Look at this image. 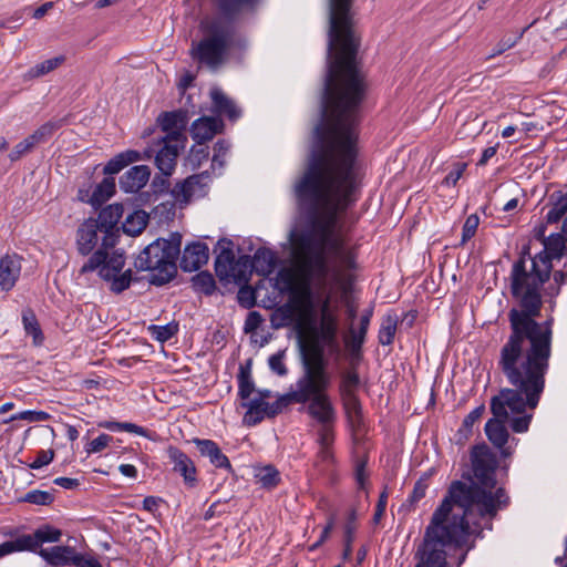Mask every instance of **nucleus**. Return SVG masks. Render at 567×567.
Returning <instances> with one entry per match:
<instances>
[{"instance_id": "1", "label": "nucleus", "mask_w": 567, "mask_h": 567, "mask_svg": "<svg viewBox=\"0 0 567 567\" xmlns=\"http://www.w3.org/2000/svg\"><path fill=\"white\" fill-rule=\"evenodd\" d=\"M471 458L474 478L450 485L415 550L414 567H460L483 529L482 520L489 522L507 506L504 488H496L495 454L483 444L473 449Z\"/></svg>"}, {"instance_id": "2", "label": "nucleus", "mask_w": 567, "mask_h": 567, "mask_svg": "<svg viewBox=\"0 0 567 567\" xmlns=\"http://www.w3.org/2000/svg\"><path fill=\"white\" fill-rule=\"evenodd\" d=\"M352 3V0H350ZM351 4H349V8ZM349 19L351 20L350 12ZM350 29L355 39V52L359 49L352 22ZM338 58V47H328V73L322 99V120L316 127L317 141L308 161L306 171L295 187H355L357 184V125L359 107L364 96L365 84L357 65L353 68L360 81L359 96L348 89L346 74L330 81L331 66Z\"/></svg>"}, {"instance_id": "3", "label": "nucleus", "mask_w": 567, "mask_h": 567, "mask_svg": "<svg viewBox=\"0 0 567 567\" xmlns=\"http://www.w3.org/2000/svg\"><path fill=\"white\" fill-rule=\"evenodd\" d=\"M551 264L545 254L520 257L513 264L511 289L519 309L508 313L511 334L499 350L501 355L549 363L551 329L549 322L535 321L542 309V287L549 279Z\"/></svg>"}, {"instance_id": "4", "label": "nucleus", "mask_w": 567, "mask_h": 567, "mask_svg": "<svg viewBox=\"0 0 567 567\" xmlns=\"http://www.w3.org/2000/svg\"><path fill=\"white\" fill-rule=\"evenodd\" d=\"M497 367L512 388H504L492 398L494 417L485 424V433L494 446L503 449L504 455H509L508 450L504 449L508 440L505 423L511 422V427L517 433L528 430L532 411L538 405L545 389L549 363L499 354Z\"/></svg>"}, {"instance_id": "5", "label": "nucleus", "mask_w": 567, "mask_h": 567, "mask_svg": "<svg viewBox=\"0 0 567 567\" xmlns=\"http://www.w3.org/2000/svg\"><path fill=\"white\" fill-rule=\"evenodd\" d=\"M349 4L350 0H330L329 48L338 47V58L331 66L330 81L333 82L340 74H346L347 87L358 97L360 81L353 68L357 43L350 29Z\"/></svg>"}, {"instance_id": "6", "label": "nucleus", "mask_w": 567, "mask_h": 567, "mask_svg": "<svg viewBox=\"0 0 567 567\" xmlns=\"http://www.w3.org/2000/svg\"><path fill=\"white\" fill-rule=\"evenodd\" d=\"M198 30L200 39L192 42L189 54L199 64L216 70L237 42L235 24L227 17H206L199 22Z\"/></svg>"}, {"instance_id": "7", "label": "nucleus", "mask_w": 567, "mask_h": 567, "mask_svg": "<svg viewBox=\"0 0 567 567\" xmlns=\"http://www.w3.org/2000/svg\"><path fill=\"white\" fill-rule=\"evenodd\" d=\"M116 236L104 235L101 246L90 256L80 269V274L97 271L105 281L111 282V290L120 293L127 289L132 281V270L126 269L125 255L115 248Z\"/></svg>"}, {"instance_id": "8", "label": "nucleus", "mask_w": 567, "mask_h": 567, "mask_svg": "<svg viewBox=\"0 0 567 567\" xmlns=\"http://www.w3.org/2000/svg\"><path fill=\"white\" fill-rule=\"evenodd\" d=\"M179 251V235H173L171 240L156 239L141 251L134 265L138 270L151 271V282L161 286L175 276Z\"/></svg>"}, {"instance_id": "9", "label": "nucleus", "mask_w": 567, "mask_h": 567, "mask_svg": "<svg viewBox=\"0 0 567 567\" xmlns=\"http://www.w3.org/2000/svg\"><path fill=\"white\" fill-rule=\"evenodd\" d=\"M315 388H303L301 384H296V393L293 399L296 403H307V413L318 424V433H322L323 439H327L328 432L334 431L337 421L336 408L328 394L331 381L320 384L315 383Z\"/></svg>"}, {"instance_id": "10", "label": "nucleus", "mask_w": 567, "mask_h": 567, "mask_svg": "<svg viewBox=\"0 0 567 567\" xmlns=\"http://www.w3.org/2000/svg\"><path fill=\"white\" fill-rule=\"evenodd\" d=\"M10 539L0 544V559L21 551H37L45 543H58L62 532L51 525H43L32 534H20L18 530L4 533Z\"/></svg>"}, {"instance_id": "11", "label": "nucleus", "mask_w": 567, "mask_h": 567, "mask_svg": "<svg viewBox=\"0 0 567 567\" xmlns=\"http://www.w3.org/2000/svg\"><path fill=\"white\" fill-rule=\"evenodd\" d=\"M303 372L296 384L303 388H315V383L326 384L331 381V375L326 369L323 350L317 341L302 344Z\"/></svg>"}, {"instance_id": "12", "label": "nucleus", "mask_w": 567, "mask_h": 567, "mask_svg": "<svg viewBox=\"0 0 567 567\" xmlns=\"http://www.w3.org/2000/svg\"><path fill=\"white\" fill-rule=\"evenodd\" d=\"M291 303L292 305H285L278 308L272 313L271 323L275 327H284L289 324L293 319L295 312H298L302 320L311 317L313 312V302L311 293L308 289L293 292Z\"/></svg>"}, {"instance_id": "13", "label": "nucleus", "mask_w": 567, "mask_h": 567, "mask_svg": "<svg viewBox=\"0 0 567 567\" xmlns=\"http://www.w3.org/2000/svg\"><path fill=\"white\" fill-rule=\"evenodd\" d=\"M186 142L157 140V152L155 155V165L165 176H171L175 169L179 151L185 147Z\"/></svg>"}, {"instance_id": "14", "label": "nucleus", "mask_w": 567, "mask_h": 567, "mask_svg": "<svg viewBox=\"0 0 567 567\" xmlns=\"http://www.w3.org/2000/svg\"><path fill=\"white\" fill-rule=\"evenodd\" d=\"M103 237L104 230L99 221L93 218L86 219L76 230L78 251L83 256L91 254L100 240L103 243Z\"/></svg>"}, {"instance_id": "15", "label": "nucleus", "mask_w": 567, "mask_h": 567, "mask_svg": "<svg viewBox=\"0 0 567 567\" xmlns=\"http://www.w3.org/2000/svg\"><path fill=\"white\" fill-rule=\"evenodd\" d=\"M59 125L54 122H48L41 125L31 135L19 142L9 154V158L14 162L21 158L24 154L31 152L38 144L47 142L53 133L58 130Z\"/></svg>"}, {"instance_id": "16", "label": "nucleus", "mask_w": 567, "mask_h": 567, "mask_svg": "<svg viewBox=\"0 0 567 567\" xmlns=\"http://www.w3.org/2000/svg\"><path fill=\"white\" fill-rule=\"evenodd\" d=\"M158 123L162 131L165 133L164 136L158 140H169L186 142L184 134L186 117L182 112H166L159 115Z\"/></svg>"}, {"instance_id": "17", "label": "nucleus", "mask_w": 567, "mask_h": 567, "mask_svg": "<svg viewBox=\"0 0 567 567\" xmlns=\"http://www.w3.org/2000/svg\"><path fill=\"white\" fill-rule=\"evenodd\" d=\"M21 274V257L17 254H7L0 258V287L11 290Z\"/></svg>"}, {"instance_id": "18", "label": "nucleus", "mask_w": 567, "mask_h": 567, "mask_svg": "<svg viewBox=\"0 0 567 567\" xmlns=\"http://www.w3.org/2000/svg\"><path fill=\"white\" fill-rule=\"evenodd\" d=\"M167 456L173 463V470L184 477V482L193 486L196 483V467L194 462L179 449L169 446Z\"/></svg>"}, {"instance_id": "19", "label": "nucleus", "mask_w": 567, "mask_h": 567, "mask_svg": "<svg viewBox=\"0 0 567 567\" xmlns=\"http://www.w3.org/2000/svg\"><path fill=\"white\" fill-rule=\"evenodd\" d=\"M208 247L205 244L187 245L181 259V267L184 271H196L208 261Z\"/></svg>"}, {"instance_id": "20", "label": "nucleus", "mask_w": 567, "mask_h": 567, "mask_svg": "<svg viewBox=\"0 0 567 567\" xmlns=\"http://www.w3.org/2000/svg\"><path fill=\"white\" fill-rule=\"evenodd\" d=\"M150 176L148 166H133L121 176L120 187L125 193H136L147 184Z\"/></svg>"}, {"instance_id": "21", "label": "nucleus", "mask_w": 567, "mask_h": 567, "mask_svg": "<svg viewBox=\"0 0 567 567\" xmlns=\"http://www.w3.org/2000/svg\"><path fill=\"white\" fill-rule=\"evenodd\" d=\"M221 128L223 122L219 118L203 116L192 124L190 134L197 144H204L219 133Z\"/></svg>"}, {"instance_id": "22", "label": "nucleus", "mask_w": 567, "mask_h": 567, "mask_svg": "<svg viewBox=\"0 0 567 567\" xmlns=\"http://www.w3.org/2000/svg\"><path fill=\"white\" fill-rule=\"evenodd\" d=\"M193 443L196 445L200 455L207 457L212 465L217 468L231 470L228 457L221 452L216 442L212 440L194 439Z\"/></svg>"}, {"instance_id": "23", "label": "nucleus", "mask_w": 567, "mask_h": 567, "mask_svg": "<svg viewBox=\"0 0 567 567\" xmlns=\"http://www.w3.org/2000/svg\"><path fill=\"white\" fill-rule=\"evenodd\" d=\"M114 193L115 181L113 177H106L94 187L91 195H89L87 192L84 194L83 190H80L79 198L80 200L86 202L91 206L97 208L107 202Z\"/></svg>"}, {"instance_id": "24", "label": "nucleus", "mask_w": 567, "mask_h": 567, "mask_svg": "<svg viewBox=\"0 0 567 567\" xmlns=\"http://www.w3.org/2000/svg\"><path fill=\"white\" fill-rule=\"evenodd\" d=\"M38 553L49 565L53 567L72 566L75 549L70 546H53L51 548H38Z\"/></svg>"}, {"instance_id": "25", "label": "nucleus", "mask_w": 567, "mask_h": 567, "mask_svg": "<svg viewBox=\"0 0 567 567\" xmlns=\"http://www.w3.org/2000/svg\"><path fill=\"white\" fill-rule=\"evenodd\" d=\"M202 175H192L182 183L175 185L172 194L176 202L187 203L192 197L204 194V184Z\"/></svg>"}, {"instance_id": "26", "label": "nucleus", "mask_w": 567, "mask_h": 567, "mask_svg": "<svg viewBox=\"0 0 567 567\" xmlns=\"http://www.w3.org/2000/svg\"><path fill=\"white\" fill-rule=\"evenodd\" d=\"M372 312V309L367 310L360 319L359 330H355L351 327L349 330V334L344 340L347 349L353 357L358 355L361 351V347L364 342L369 329Z\"/></svg>"}, {"instance_id": "27", "label": "nucleus", "mask_w": 567, "mask_h": 567, "mask_svg": "<svg viewBox=\"0 0 567 567\" xmlns=\"http://www.w3.org/2000/svg\"><path fill=\"white\" fill-rule=\"evenodd\" d=\"M124 213V207L122 204H111L103 208L96 221H99L100 227L104 230V235L115 236L113 233V228L118 224Z\"/></svg>"}, {"instance_id": "28", "label": "nucleus", "mask_w": 567, "mask_h": 567, "mask_svg": "<svg viewBox=\"0 0 567 567\" xmlns=\"http://www.w3.org/2000/svg\"><path fill=\"white\" fill-rule=\"evenodd\" d=\"M548 212L545 216L547 224L558 223L567 213V193L556 190L548 197Z\"/></svg>"}, {"instance_id": "29", "label": "nucleus", "mask_w": 567, "mask_h": 567, "mask_svg": "<svg viewBox=\"0 0 567 567\" xmlns=\"http://www.w3.org/2000/svg\"><path fill=\"white\" fill-rule=\"evenodd\" d=\"M231 245L230 241L219 240L218 247L219 252L215 260V270L217 276L224 280L229 278V272H231V265L235 260L234 252L229 247Z\"/></svg>"}, {"instance_id": "30", "label": "nucleus", "mask_w": 567, "mask_h": 567, "mask_svg": "<svg viewBox=\"0 0 567 567\" xmlns=\"http://www.w3.org/2000/svg\"><path fill=\"white\" fill-rule=\"evenodd\" d=\"M276 255L266 248L258 249L252 260H250V270L254 269L261 276H269L276 268Z\"/></svg>"}, {"instance_id": "31", "label": "nucleus", "mask_w": 567, "mask_h": 567, "mask_svg": "<svg viewBox=\"0 0 567 567\" xmlns=\"http://www.w3.org/2000/svg\"><path fill=\"white\" fill-rule=\"evenodd\" d=\"M359 375L354 370H349L342 374L340 392L346 401L347 406L357 409L358 401L355 398V390L359 386Z\"/></svg>"}, {"instance_id": "32", "label": "nucleus", "mask_w": 567, "mask_h": 567, "mask_svg": "<svg viewBox=\"0 0 567 567\" xmlns=\"http://www.w3.org/2000/svg\"><path fill=\"white\" fill-rule=\"evenodd\" d=\"M214 109L219 114L227 115L235 121L240 116V111L235 103L220 90L214 89L210 92Z\"/></svg>"}, {"instance_id": "33", "label": "nucleus", "mask_w": 567, "mask_h": 567, "mask_svg": "<svg viewBox=\"0 0 567 567\" xmlns=\"http://www.w3.org/2000/svg\"><path fill=\"white\" fill-rule=\"evenodd\" d=\"M241 405L247 409L244 415L247 425H256L267 416L266 402L262 399H250Z\"/></svg>"}, {"instance_id": "34", "label": "nucleus", "mask_w": 567, "mask_h": 567, "mask_svg": "<svg viewBox=\"0 0 567 567\" xmlns=\"http://www.w3.org/2000/svg\"><path fill=\"white\" fill-rule=\"evenodd\" d=\"M65 61L64 55H58L48 60H44L34 66L30 68L23 75L24 80H33L53 72L60 68Z\"/></svg>"}, {"instance_id": "35", "label": "nucleus", "mask_w": 567, "mask_h": 567, "mask_svg": "<svg viewBox=\"0 0 567 567\" xmlns=\"http://www.w3.org/2000/svg\"><path fill=\"white\" fill-rule=\"evenodd\" d=\"M319 452L317 454L318 464H322L324 467L333 464L334 455L332 451V444L334 441V431L328 432L327 440H323L322 433H318Z\"/></svg>"}, {"instance_id": "36", "label": "nucleus", "mask_w": 567, "mask_h": 567, "mask_svg": "<svg viewBox=\"0 0 567 567\" xmlns=\"http://www.w3.org/2000/svg\"><path fill=\"white\" fill-rule=\"evenodd\" d=\"M147 221L148 215L144 210H135L125 218L123 230L131 236L140 235L145 229Z\"/></svg>"}, {"instance_id": "37", "label": "nucleus", "mask_w": 567, "mask_h": 567, "mask_svg": "<svg viewBox=\"0 0 567 567\" xmlns=\"http://www.w3.org/2000/svg\"><path fill=\"white\" fill-rule=\"evenodd\" d=\"M250 258L248 256H240L235 259L231 265V272L227 281H234L236 284L247 282L250 275Z\"/></svg>"}, {"instance_id": "38", "label": "nucleus", "mask_w": 567, "mask_h": 567, "mask_svg": "<svg viewBox=\"0 0 567 567\" xmlns=\"http://www.w3.org/2000/svg\"><path fill=\"white\" fill-rule=\"evenodd\" d=\"M140 158L138 153L135 151H128L116 155L114 158L107 162L104 166V174L113 175L121 172L126 165L133 163Z\"/></svg>"}, {"instance_id": "39", "label": "nucleus", "mask_w": 567, "mask_h": 567, "mask_svg": "<svg viewBox=\"0 0 567 567\" xmlns=\"http://www.w3.org/2000/svg\"><path fill=\"white\" fill-rule=\"evenodd\" d=\"M398 322L399 320L395 315H386L382 319V323L379 330V342L382 346H390L393 343L398 329Z\"/></svg>"}, {"instance_id": "40", "label": "nucleus", "mask_w": 567, "mask_h": 567, "mask_svg": "<svg viewBox=\"0 0 567 567\" xmlns=\"http://www.w3.org/2000/svg\"><path fill=\"white\" fill-rule=\"evenodd\" d=\"M485 411V406L482 404L474 410H472L463 420L462 426L457 431L458 441H466L473 432V426L476 422L480 421L483 413Z\"/></svg>"}, {"instance_id": "41", "label": "nucleus", "mask_w": 567, "mask_h": 567, "mask_svg": "<svg viewBox=\"0 0 567 567\" xmlns=\"http://www.w3.org/2000/svg\"><path fill=\"white\" fill-rule=\"evenodd\" d=\"M255 477L257 483L266 488H272L277 486L280 481L279 472L271 465L256 468Z\"/></svg>"}, {"instance_id": "42", "label": "nucleus", "mask_w": 567, "mask_h": 567, "mask_svg": "<svg viewBox=\"0 0 567 567\" xmlns=\"http://www.w3.org/2000/svg\"><path fill=\"white\" fill-rule=\"evenodd\" d=\"M321 333L322 338L329 343L333 342L336 339L337 321L334 317L328 312V302H326L322 308Z\"/></svg>"}, {"instance_id": "43", "label": "nucleus", "mask_w": 567, "mask_h": 567, "mask_svg": "<svg viewBox=\"0 0 567 567\" xmlns=\"http://www.w3.org/2000/svg\"><path fill=\"white\" fill-rule=\"evenodd\" d=\"M22 322L28 334L32 336L35 344H41L43 334L39 327L38 320L31 310H27L22 315Z\"/></svg>"}, {"instance_id": "44", "label": "nucleus", "mask_w": 567, "mask_h": 567, "mask_svg": "<svg viewBox=\"0 0 567 567\" xmlns=\"http://www.w3.org/2000/svg\"><path fill=\"white\" fill-rule=\"evenodd\" d=\"M99 426L110 431H125L141 436H147L146 429L130 422L103 421L99 423Z\"/></svg>"}, {"instance_id": "45", "label": "nucleus", "mask_w": 567, "mask_h": 567, "mask_svg": "<svg viewBox=\"0 0 567 567\" xmlns=\"http://www.w3.org/2000/svg\"><path fill=\"white\" fill-rule=\"evenodd\" d=\"M565 238L561 235H551L545 241V254L549 258V262L551 264V259L560 258L563 255V250L565 248Z\"/></svg>"}, {"instance_id": "46", "label": "nucleus", "mask_w": 567, "mask_h": 567, "mask_svg": "<svg viewBox=\"0 0 567 567\" xmlns=\"http://www.w3.org/2000/svg\"><path fill=\"white\" fill-rule=\"evenodd\" d=\"M193 287L196 291L203 292L205 295H212L215 289V279L212 274L202 271L193 277Z\"/></svg>"}, {"instance_id": "47", "label": "nucleus", "mask_w": 567, "mask_h": 567, "mask_svg": "<svg viewBox=\"0 0 567 567\" xmlns=\"http://www.w3.org/2000/svg\"><path fill=\"white\" fill-rule=\"evenodd\" d=\"M295 393H296V385L293 388H291V390L288 393L279 396L275 402H272V403L266 402L267 417H272V416L279 414L290 403H296L295 399H293Z\"/></svg>"}, {"instance_id": "48", "label": "nucleus", "mask_w": 567, "mask_h": 567, "mask_svg": "<svg viewBox=\"0 0 567 567\" xmlns=\"http://www.w3.org/2000/svg\"><path fill=\"white\" fill-rule=\"evenodd\" d=\"M355 515V511H351L349 513L348 522L344 525V558L350 557L352 551V542L354 539V533L357 529V526L354 524Z\"/></svg>"}, {"instance_id": "49", "label": "nucleus", "mask_w": 567, "mask_h": 567, "mask_svg": "<svg viewBox=\"0 0 567 567\" xmlns=\"http://www.w3.org/2000/svg\"><path fill=\"white\" fill-rule=\"evenodd\" d=\"M50 417V415L44 411H22L16 414H12L9 419L4 420V423H9L12 421L23 420L28 422H42L47 421Z\"/></svg>"}, {"instance_id": "50", "label": "nucleus", "mask_w": 567, "mask_h": 567, "mask_svg": "<svg viewBox=\"0 0 567 567\" xmlns=\"http://www.w3.org/2000/svg\"><path fill=\"white\" fill-rule=\"evenodd\" d=\"M20 501L35 505H50L53 502V496L49 492L33 489L28 492Z\"/></svg>"}, {"instance_id": "51", "label": "nucleus", "mask_w": 567, "mask_h": 567, "mask_svg": "<svg viewBox=\"0 0 567 567\" xmlns=\"http://www.w3.org/2000/svg\"><path fill=\"white\" fill-rule=\"evenodd\" d=\"M148 329L152 337L159 342L169 340L177 332V327L173 324L151 326Z\"/></svg>"}, {"instance_id": "52", "label": "nucleus", "mask_w": 567, "mask_h": 567, "mask_svg": "<svg viewBox=\"0 0 567 567\" xmlns=\"http://www.w3.org/2000/svg\"><path fill=\"white\" fill-rule=\"evenodd\" d=\"M112 440L113 437L111 435L102 433L96 439L86 444L85 451L87 454L100 453L109 446Z\"/></svg>"}, {"instance_id": "53", "label": "nucleus", "mask_w": 567, "mask_h": 567, "mask_svg": "<svg viewBox=\"0 0 567 567\" xmlns=\"http://www.w3.org/2000/svg\"><path fill=\"white\" fill-rule=\"evenodd\" d=\"M277 279L285 290L293 291L297 286V274L296 270L291 268L281 269L278 272Z\"/></svg>"}, {"instance_id": "54", "label": "nucleus", "mask_w": 567, "mask_h": 567, "mask_svg": "<svg viewBox=\"0 0 567 567\" xmlns=\"http://www.w3.org/2000/svg\"><path fill=\"white\" fill-rule=\"evenodd\" d=\"M478 225L480 217L476 214H472L466 218L462 231V244H465L467 240L474 237Z\"/></svg>"}, {"instance_id": "55", "label": "nucleus", "mask_w": 567, "mask_h": 567, "mask_svg": "<svg viewBox=\"0 0 567 567\" xmlns=\"http://www.w3.org/2000/svg\"><path fill=\"white\" fill-rule=\"evenodd\" d=\"M465 163H454L451 172L445 176L443 179V185L445 186H455L458 182V179L462 177L464 171L466 169Z\"/></svg>"}, {"instance_id": "56", "label": "nucleus", "mask_w": 567, "mask_h": 567, "mask_svg": "<svg viewBox=\"0 0 567 567\" xmlns=\"http://www.w3.org/2000/svg\"><path fill=\"white\" fill-rule=\"evenodd\" d=\"M284 357H285V352L280 351V352L272 354L268 360L269 368L271 369V371L280 377L286 375L288 372V370L285 365V362H284Z\"/></svg>"}, {"instance_id": "57", "label": "nucleus", "mask_w": 567, "mask_h": 567, "mask_svg": "<svg viewBox=\"0 0 567 567\" xmlns=\"http://www.w3.org/2000/svg\"><path fill=\"white\" fill-rule=\"evenodd\" d=\"M228 152L229 144L225 141H218L214 146L213 165H218L219 167H223Z\"/></svg>"}, {"instance_id": "58", "label": "nucleus", "mask_w": 567, "mask_h": 567, "mask_svg": "<svg viewBox=\"0 0 567 567\" xmlns=\"http://www.w3.org/2000/svg\"><path fill=\"white\" fill-rule=\"evenodd\" d=\"M237 298L239 303L246 308H250L255 303V292L249 286L240 287Z\"/></svg>"}, {"instance_id": "59", "label": "nucleus", "mask_w": 567, "mask_h": 567, "mask_svg": "<svg viewBox=\"0 0 567 567\" xmlns=\"http://www.w3.org/2000/svg\"><path fill=\"white\" fill-rule=\"evenodd\" d=\"M520 37H522V33L518 34L515 39L508 38V39L501 40L499 43L496 45V48L486 56V60H491V59L502 54L506 50L513 48Z\"/></svg>"}, {"instance_id": "60", "label": "nucleus", "mask_w": 567, "mask_h": 567, "mask_svg": "<svg viewBox=\"0 0 567 567\" xmlns=\"http://www.w3.org/2000/svg\"><path fill=\"white\" fill-rule=\"evenodd\" d=\"M254 392V383L249 379V377L245 375L244 373L239 378V395L240 398L246 402L250 400V395Z\"/></svg>"}, {"instance_id": "61", "label": "nucleus", "mask_w": 567, "mask_h": 567, "mask_svg": "<svg viewBox=\"0 0 567 567\" xmlns=\"http://www.w3.org/2000/svg\"><path fill=\"white\" fill-rule=\"evenodd\" d=\"M334 524H336L334 516H330L328 518V522H327L326 526L323 527V529H322V532L320 534L319 539L309 547V550L317 549L319 546H321L330 537V534H331L332 529L334 528Z\"/></svg>"}, {"instance_id": "62", "label": "nucleus", "mask_w": 567, "mask_h": 567, "mask_svg": "<svg viewBox=\"0 0 567 567\" xmlns=\"http://www.w3.org/2000/svg\"><path fill=\"white\" fill-rule=\"evenodd\" d=\"M54 456V452L52 450H42L38 452L35 460L30 464L31 468L38 470L45 465H48Z\"/></svg>"}, {"instance_id": "63", "label": "nucleus", "mask_w": 567, "mask_h": 567, "mask_svg": "<svg viewBox=\"0 0 567 567\" xmlns=\"http://www.w3.org/2000/svg\"><path fill=\"white\" fill-rule=\"evenodd\" d=\"M262 322V317L257 311H251L247 315V318L245 320V332H252L255 331Z\"/></svg>"}, {"instance_id": "64", "label": "nucleus", "mask_w": 567, "mask_h": 567, "mask_svg": "<svg viewBox=\"0 0 567 567\" xmlns=\"http://www.w3.org/2000/svg\"><path fill=\"white\" fill-rule=\"evenodd\" d=\"M426 489H427L426 481L419 480L414 485L412 494L410 495L411 502L415 503V502H419L420 499H422L425 496Z\"/></svg>"}]
</instances>
